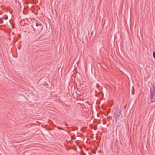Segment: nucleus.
<instances>
[{"instance_id":"obj_1","label":"nucleus","mask_w":155,"mask_h":155,"mask_svg":"<svg viewBox=\"0 0 155 155\" xmlns=\"http://www.w3.org/2000/svg\"><path fill=\"white\" fill-rule=\"evenodd\" d=\"M31 25L35 32H40L43 30V26L41 23L33 22Z\"/></svg>"},{"instance_id":"obj_2","label":"nucleus","mask_w":155,"mask_h":155,"mask_svg":"<svg viewBox=\"0 0 155 155\" xmlns=\"http://www.w3.org/2000/svg\"><path fill=\"white\" fill-rule=\"evenodd\" d=\"M150 99L151 103L155 101V87L152 86L150 87Z\"/></svg>"},{"instance_id":"obj_3","label":"nucleus","mask_w":155,"mask_h":155,"mask_svg":"<svg viewBox=\"0 0 155 155\" xmlns=\"http://www.w3.org/2000/svg\"><path fill=\"white\" fill-rule=\"evenodd\" d=\"M120 113L119 110H117L114 112V115L116 118H117L120 115Z\"/></svg>"},{"instance_id":"obj_4","label":"nucleus","mask_w":155,"mask_h":155,"mask_svg":"<svg viewBox=\"0 0 155 155\" xmlns=\"http://www.w3.org/2000/svg\"><path fill=\"white\" fill-rule=\"evenodd\" d=\"M153 56L154 59H155V52H153Z\"/></svg>"},{"instance_id":"obj_5","label":"nucleus","mask_w":155,"mask_h":155,"mask_svg":"<svg viewBox=\"0 0 155 155\" xmlns=\"http://www.w3.org/2000/svg\"><path fill=\"white\" fill-rule=\"evenodd\" d=\"M103 124H106V122L105 121H103Z\"/></svg>"},{"instance_id":"obj_6","label":"nucleus","mask_w":155,"mask_h":155,"mask_svg":"<svg viewBox=\"0 0 155 155\" xmlns=\"http://www.w3.org/2000/svg\"><path fill=\"white\" fill-rule=\"evenodd\" d=\"M94 130H96V128H94Z\"/></svg>"},{"instance_id":"obj_7","label":"nucleus","mask_w":155,"mask_h":155,"mask_svg":"<svg viewBox=\"0 0 155 155\" xmlns=\"http://www.w3.org/2000/svg\"><path fill=\"white\" fill-rule=\"evenodd\" d=\"M85 154H83V155H85Z\"/></svg>"}]
</instances>
